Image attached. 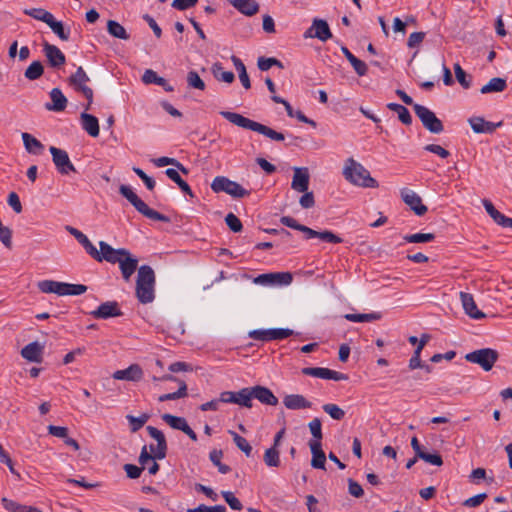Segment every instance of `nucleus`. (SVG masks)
I'll return each mask as SVG.
<instances>
[{"label":"nucleus","mask_w":512,"mask_h":512,"mask_svg":"<svg viewBox=\"0 0 512 512\" xmlns=\"http://www.w3.org/2000/svg\"><path fill=\"white\" fill-rule=\"evenodd\" d=\"M133 171L135 174L145 183L149 190H153L155 187V181L148 176L142 169L134 167Z\"/></svg>","instance_id":"nucleus-64"},{"label":"nucleus","mask_w":512,"mask_h":512,"mask_svg":"<svg viewBox=\"0 0 512 512\" xmlns=\"http://www.w3.org/2000/svg\"><path fill=\"white\" fill-rule=\"evenodd\" d=\"M454 72H455V77H456L457 81L460 83V85L465 89L470 88L471 80L467 78V74L462 69L460 64H458V63L454 64Z\"/></svg>","instance_id":"nucleus-50"},{"label":"nucleus","mask_w":512,"mask_h":512,"mask_svg":"<svg viewBox=\"0 0 512 512\" xmlns=\"http://www.w3.org/2000/svg\"><path fill=\"white\" fill-rule=\"evenodd\" d=\"M343 176L350 183L362 187H375L377 184L376 180L370 176L368 170L353 158H348L345 161Z\"/></svg>","instance_id":"nucleus-4"},{"label":"nucleus","mask_w":512,"mask_h":512,"mask_svg":"<svg viewBox=\"0 0 512 512\" xmlns=\"http://www.w3.org/2000/svg\"><path fill=\"white\" fill-rule=\"evenodd\" d=\"M44 73V67L40 61H33L25 70L24 76L29 80H37Z\"/></svg>","instance_id":"nucleus-44"},{"label":"nucleus","mask_w":512,"mask_h":512,"mask_svg":"<svg viewBox=\"0 0 512 512\" xmlns=\"http://www.w3.org/2000/svg\"><path fill=\"white\" fill-rule=\"evenodd\" d=\"M107 31L112 37L117 39L129 40L130 38L124 26L115 20H108Z\"/></svg>","instance_id":"nucleus-33"},{"label":"nucleus","mask_w":512,"mask_h":512,"mask_svg":"<svg viewBox=\"0 0 512 512\" xmlns=\"http://www.w3.org/2000/svg\"><path fill=\"white\" fill-rule=\"evenodd\" d=\"M303 193L299 200L301 207L304 209L312 208L315 205L313 192L307 190Z\"/></svg>","instance_id":"nucleus-63"},{"label":"nucleus","mask_w":512,"mask_h":512,"mask_svg":"<svg viewBox=\"0 0 512 512\" xmlns=\"http://www.w3.org/2000/svg\"><path fill=\"white\" fill-rule=\"evenodd\" d=\"M148 434L157 441V446H156V452L154 455H151L148 450H147V446L144 445L141 449V452H140V456H139V463L141 464V467H143V469L145 468V466L150 463L152 460H155V459H158V460H162L166 457V454H167V442H166V438L163 434L162 431H160L159 429L153 427V426H147L146 428Z\"/></svg>","instance_id":"nucleus-5"},{"label":"nucleus","mask_w":512,"mask_h":512,"mask_svg":"<svg viewBox=\"0 0 512 512\" xmlns=\"http://www.w3.org/2000/svg\"><path fill=\"white\" fill-rule=\"evenodd\" d=\"M211 189L215 193L225 192L234 198H244L250 195V192L244 189L239 183L225 176L215 177L211 183Z\"/></svg>","instance_id":"nucleus-7"},{"label":"nucleus","mask_w":512,"mask_h":512,"mask_svg":"<svg viewBox=\"0 0 512 512\" xmlns=\"http://www.w3.org/2000/svg\"><path fill=\"white\" fill-rule=\"evenodd\" d=\"M155 273L149 265H142L138 269L136 280V297L142 304L151 303L155 297Z\"/></svg>","instance_id":"nucleus-3"},{"label":"nucleus","mask_w":512,"mask_h":512,"mask_svg":"<svg viewBox=\"0 0 512 512\" xmlns=\"http://www.w3.org/2000/svg\"><path fill=\"white\" fill-rule=\"evenodd\" d=\"M102 261L110 264H118L122 278L130 282L132 275L138 272V259L125 248L115 249L111 245L105 247V254H102Z\"/></svg>","instance_id":"nucleus-1"},{"label":"nucleus","mask_w":512,"mask_h":512,"mask_svg":"<svg viewBox=\"0 0 512 512\" xmlns=\"http://www.w3.org/2000/svg\"><path fill=\"white\" fill-rule=\"evenodd\" d=\"M22 139L24 146L29 153L40 154L42 152L44 148L43 144L29 133H23Z\"/></svg>","instance_id":"nucleus-35"},{"label":"nucleus","mask_w":512,"mask_h":512,"mask_svg":"<svg viewBox=\"0 0 512 512\" xmlns=\"http://www.w3.org/2000/svg\"><path fill=\"white\" fill-rule=\"evenodd\" d=\"M43 52L51 67L59 68L65 64L66 57L57 46L45 41Z\"/></svg>","instance_id":"nucleus-15"},{"label":"nucleus","mask_w":512,"mask_h":512,"mask_svg":"<svg viewBox=\"0 0 512 512\" xmlns=\"http://www.w3.org/2000/svg\"><path fill=\"white\" fill-rule=\"evenodd\" d=\"M309 179L307 168H294L291 188L297 192H306L309 188Z\"/></svg>","instance_id":"nucleus-18"},{"label":"nucleus","mask_w":512,"mask_h":512,"mask_svg":"<svg viewBox=\"0 0 512 512\" xmlns=\"http://www.w3.org/2000/svg\"><path fill=\"white\" fill-rule=\"evenodd\" d=\"M38 288L43 293H55L59 296H64L65 283L53 280H43L38 282Z\"/></svg>","instance_id":"nucleus-31"},{"label":"nucleus","mask_w":512,"mask_h":512,"mask_svg":"<svg viewBox=\"0 0 512 512\" xmlns=\"http://www.w3.org/2000/svg\"><path fill=\"white\" fill-rule=\"evenodd\" d=\"M413 110L416 116L420 119L422 125L431 133L439 134L444 130V126L442 121L437 118L435 113L428 109L427 107L414 104Z\"/></svg>","instance_id":"nucleus-9"},{"label":"nucleus","mask_w":512,"mask_h":512,"mask_svg":"<svg viewBox=\"0 0 512 512\" xmlns=\"http://www.w3.org/2000/svg\"><path fill=\"white\" fill-rule=\"evenodd\" d=\"M468 122L475 133H493L495 129L502 125V122L493 123L484 118L475 116L468 119Z\"/></svg>","instance_id":"nucleus-20"},{"label":"nucleus","mask_w":512,"mask_h":512,"mask_svg":"<svg viewBox=\"0 0 512 512\" xmlns=\"http://www.w3.org/2000/svg\"><path fill=\"white\" fill-rule=\"evenodd\" d=\"M187 83H188V86L191 88H195V89H199V90L205 89V83L200 78V76L198 75V73L196 71L188 72Z\"/></svg>","instance_id":"nucleus-51"},{"label":"nucleus","mask_w":512,"mask_h":512,"mask_svg":"<svg viewBox=\"0 0 512 512\" xmlns=\"http://www.w3.org/2000/svg\"><path fill=\"white\" fill-rule=\"evenodd\" d=\"M66 230L75 237V239L83 246L88 255H90L97 262H102V254H105V247H109V244L105 241L99 242L100 250L92 244L88 237L80 230L67 226Z\"/></svg>","instance_id":"nucleus-8"},{"label":"nucleus","mask_w":512,"mask_h":512,"mask_svg":"<svg viewBox=\"0 0 512 512\" xmlns=\"http://www.w3.org/2000/svg\"><path fill=\"white\" fill-rule=\"evenodd\" d=\"M292 334L293 331L287 328L260 329L249 332L250 338L263 342L285 339Z\"/></svg>","instance_id":"nucleus-12"},{"label":"nucleus","mask_w":512,"mask_h":512,"mask_svg":"<svg viewBox=\"0 0 512 512\" xmlns=\"http://www.w3.org/2000/svg\"><path fill=\"white\" fill-rule=\"evenodd\" d=\"M162 420L167 423L170 427L176 430L183 431L188 425L187 421L183 417L174 416L172 414H163Z\"/></svg>","instance_id":"nucleus-41"},{"label":"nucleus","mask_w":512,"mask_h":512,"mask_svg":"<svg viewBox=\"0 0 512 512\" xmlns=\"http://www.w3.org/2000/svg\"><path fill=\"white\" fill-rule=\"evenodd\" d=\"M220 115L223 116L226 120L233 123L236 126H239L244 129L252 130L259 134H262L271 140L274 141H283L285 139L284 134L273 130L272 128L263 125L259 122L251 120L242 116L241 114L230 112V111H221Z\"/></svg>","instance_id":"nucleus-2"},{"label":"nucleus","mask_w":512,"mask_h":512,"mask_svg":"<svg viewBox=\"0 0 512 512\" xmlns=\"http://www.w3.org/2000/svg\"><path fill=\"white\" fill-rule=\"evenodd\" d=\"M49 151L52 155L53 163L60 174L67 175L70 172H76V168L65 150L51 146Z\"/></svg>","instance_id":"nucleus-11"},{"label":"nucleus","mask_w":512,"mask_h":512,"mask_svg":"<svg viewBox=\"0 0 512 512\" xmlns=\"http://www.w3.org/2000/svg\"><path fill=\"white\" fill-rule=\"evenodd\" d=\"M240 13L253 16L259 11V4L255 0H228Z\"/></svg>","instance_id":"nucleus-27"},{"label":"nucleus","mask_w":512,"mask_h":512,"mask_svg":"<svg viewBox=\"0 0 512 512\" xmlns=\"http://www.w3.org/2000/svg\"><path fill=\"white\" fill-rule=\"evenodd\" d=\"M507 87L506 80L500 77L492 78L486 85H484L480 92L482 94L492 93V92H502Z\"/></svg>","instance_id":"nucleus-36"},{"label":"nucleus","mask_w":512,"mask_h":512,"mask_svg":"<svg viewBox=\"0 0 512 512\" xmlns=\"http://www.w3.org/2000/svg\"><path fill=\"white\" fill-rule=\"evenodd\" d=\"M161 379L166 380V381H176L179 383V388L176 392L161 395L158 398V400L160 402L169 401V400H177L180 398H184L188 395L187 394V385L183 380H180L177 377L170 375V374L164 375Z\"/></svg>","instance_id":"nucleus-19"},{"label":"nucleus","mask_w":512,"mask_h":512,"mask_svg":"<svg viewBox=\"0 0 512 512\" xmlns=\"http://www.w3.org/2000/svg\"><path fill=\"white\" fill-rule=\"evenodd\" d=\"M153 163L157 166V167H164V166H167V165H172V166H175L178 170H180L182 173L184 174H188V169L185 168L178 160H176L175 158H170V157H166V156H162V157H159L157 159H154L153 160Z\"/></svg>","instance_id":"nucleus-48"},{"label":"nucleus","mask_w":512,"mask_h":512,"mask_svg":"<svg viewBox=\"0 0 512 512\" xmlns=\"http://www.w3.org/2000/svg\"><path fill=\"white\" fill-rule=\"evenodd\" d=\"M24 13L36 20H39V21H42L44 23H48L49 20L52 18V14L43 9V8H30V9H25L24 10Z\"/></svg>","instance_id":"nucleus-47"},{"label":"nucleus","mask_w":512,"mask_h":512,"mask_svg":"<svg viewBox=\"0 0 512 512\" xmlns=\"http://www.w3.org/2000/svg\"><path fill=\"white\" fill-rule=\"evenodd\" d=\"M418 458L434 466H441L443 464L442 457L437 453L431 454L428 452H424L418 454Z\"/></svg>","instance_id":"nucleus-59"},{"label":"nucleus","mask_w":512,"mask_h":512,"mask_svg":"<svg viewBox=\"0 0 512 512\" xmlns=\"http://www.w3.org/2000/svg\"><path fill=\"white\" fill-rule=\"evenodd\" d=\"M222 457H223L222 450L214 449L209 453V458H210L211 462L218 468V471L221 474H227L231 471V468L228 465L223 464L221 462Z\"/></svg>","instance_id":"nucleus-43"},{"label":"nucleus","mask_w":512,"mask_h":512,"mask_svg":"<svg viewBox=\"0 0 512 512\" xmlns=\"http://www.w3.org/2000/svg\"><path fill=\"white\" fill-rule=\"evenodd\" d=\"M280 222L284 226H287L289 228H292V229H295V230L303 232L305 235H306V232H307V230L309 228V227H307L305 225H302V224L298 223L296 219H294L293 217H290V216H283V217H281Z\"/></svg>","instance_id":"nucleus-53"},{"label":"nucleus","mask_w":512,"mask_h":512,"mask_svg":"<svg viewBox=\"0 0 512 512\" xmlns=\"http://www.w3.org/2000/svg\"><path fill=\"white\" fill-rule=\"evenodd\" d=\"M344 318L351 322H371L380 319L381 315L379 313H349Z\"/></svg>","instance_id":"nucleus-46"},{"label":"nucleus","mask_w":512,"mask_h":512,"mask_svg":"<svg viewBox=\"0 0 512 512\" xmlns=\"http://www.w3.org/2000/svg\"><path fill=\"white\" fill-rule=\"evenodd\" d=\"M386 107L397 113L398 119L404 125H410L412 123V117L410 115V112L405 106L398 103H388L386 104Z\"/></svg>","instance_id":"nucleus-34"},{"label":"nucleus","mask_w":512,"mask_h":512,"mask_svg":"<svg viewBox=\"0 0 512 512\" xmlns=\"http://www.w3.org/2000/svg\"><path fill=\"white\" fill-rule=\"evenodd\" d=\"M64 296L66 295H81L87 291V286L83 284H70L65 283Z\"/></svg>","instance_id":"nucleus-57"},{"label":"nucleus","mask_w":512,"mask_h":512,"mask_svg":"<svg viewBox=\"0 0 512 512\" xmlns=\"http://www.w3.org/2000/svg\"><path fill=\"white\" fill-rule=\"evenodd\" d=\"M264 463L268 467H278L280 465V452L276 447L268 448L263 457Z\"/></svg>","instance_id":"nucleus-42"},{"label":"nucleus","mask_w":512,"mask_h":512,"mask_svg":"<svg viewBox=\"0 0 512 512\" xmlns=\"http://www.w3.org/2000/svg\"><path fill=\"white\" fill-rule=\"evenodd\" d=\"M409 367H410V369L421 368V369H423L426 372V374H429L432 371V369H431V367L429 365L422 363V360L420 358V354H415L409 360Z\"/></svg>","instance_id":"nucleus-60"},{"label":"nucleus","mask_w":512,"mask_h":512,"mask_svg":"<svg viewBox=\"0 0 512 512\" xmlns=\"http://www.w3.org/2000/svg\"><path fill=\"white\" fill-rule=\"evenodd\" d=\"M252 396L261 403L266 405L275 406L278 404V398L272 393V391L263 386H255L252 388Z\"/></svg>","instance_id":"nucleus-26"},{"label":"nucleus","mask_w":512,"mask_h":512,"mask_svg":"<svg viewBox=\"0 0 512 512\" xmlns=\"http://www.w3.org/2000/svg\"><path fill=\"white\" fill-rule=\"evenodd\" d=\"M402 242L399 244H402L403 242H409V243H426L431 242L435 239V235L433 233H415L410 235H405L401 237Z\"/></svg>","instance_id":"nucleus-40"},{"label":"nucleus","mask_w":512,"mask_h":512,"mask_svg":"<svg viewBox=\"0 0 512 512\" xmlns=\"http://www.w3.org/2000/svg\"><path fill=\"white\" fill-rule=\"evenodd\" d=\"M252 388H243L238 392H234L233 404H238L247 408L252 407Z\"/></svg>","instance_id":"nucleus-37"},{"label":"nucleus","mask_w":512,"mask_h":512,"mask_svg":"<svg viewBox=\"0 0 512 512\" xmlns=\"http://www.w3.org/2000/svg\"><path fill=\"white\" fill-rule=\"evenodd\" d=\"M323 410L330 415L331 418L335 420H342L345 416V412L336 404H325L323 405Z\"/></svg>","instance_id":"nucleus-52"},{"label":"nucleus","mask_w":512,"mask_h":512,"mask_svg":"<svg viewBox=\"0 0 512 512\" xmlns=\"http://www.w3.org/2000/svg\"><path fill=\"white\" fill-rule=\"evenodd\" d=\"M142 81L146 84L154 83L159 86H162L164 90L167 92L173 91V87L166 81V79L158 76L157 73L151 69H148L144 72L142 76Z\"/></svg>","instance_id":"nucleus-32"},{"label":"nucleus","mask_w":512,"mask_h":512,"mask_svg":"<svg viewBox=\"0 0 512 512\" xmlns=\"http://www.w3.org/2000/svg\"><path fill=\"white\" fill-rule=\"evenodd\" d=\"M466 361L480 365L485 371L492 369L498 354H465Z\"/></svg>","instance_id":"nucleus-22"},{"label":"nucleus","mask_w":512,"mask_h":512,"mask_svg":"<svg viewBox=\"0 0 512 512\" xmlns=\"http://www.w3.org/2000/svg\"><path fill=\"white\" fill-rule=\"evenodd\" d=\"M483 206L488 215L500 226L508 227L510 218L499 212L490 200L484 199Z\"/></svg>","instance_id":"nucleus-30"},{"label":"nucleus","mask_w":512,"mask_h":512,"mask_svg":"<svg viewBox=\"0 0 512 512\" xmlns=\"http://www.w3.org/2000/svg\"><path fill=\"white\" fill-rule=\"evenodd\" d=\"M50 98L52 100V103L45 104V108L47 110L56 112L65 110L68 101L59 88H53L50 91Z\"/></svg>","instance_id":"nucleus-24"},{"label":"nucleus","mask_w":512,"mask_h":512,"mask_svg":"<svg viewBox=\"0 0 512 512\" xmlns=\"http://www.w3.org/2000/svg\"><path fill=\"white\" fill-rule=\"evenodd\" d=\"M119 192L134 206V208L139 213H141L145 217L155 221H162L166 223L170 221L169 217L151 209L143 200H141L137 196V194L132 190L131 187L127 185H121L119 188Z\"/></svg>","instance_id":"nucleus-6"},{"label":"nucleus","mask_w":512,"mask_h":512,"mask_svg":"<svg viewBox=\"0 0 512 512\" xmlns=\"http://www.w3.org/2000/svg\"><path fill=\"white\" fill-rule=\"evenodd\" d=\"M221 494L231 509L238 510V511L242 510V508H243L242 503L240 502V500L237 497H235V495L232 492L222 491Z\"/></svg>","instance_id":"nucleus-54"},{"label":"nucleus","mask_w":512,"mask_h":512,"mask_svg":"<svg viewBox=\"0 0 512 512\" xmlns=\"http://www.w3.org/2000/svg\"><path fill=\"white\" fill-rule=\"evenodd\" d=\"M309 447L312 453L311 466L315 469H325L326 456L322 444L318 440H310Z\"/></svg>","instance_id":"nucleus-21"},{"label":"nucleus","mask_w":512,"mask_h":512,"mask_svg":"<svg viewBox=\"0 0 512 512\" xmlns=\"http://www.w3.org/2000/svg\"><path fill=\"white\" fill-rule=\"evenodd\" d=\"M283 404L290 410L308 409L312 406V403L300 394L286 395Z\"/></svg>","instance_id":"nucleus-25"},{"label":"nucleus","mask_w":512,"mask_h":512,"mask_svg":"<svg viewBox=\"0 0 512 512\" xmlns=\"http://www.w3.org/2000/svg\"><path fill=\"white\" fill-rule=\"evenodd\" d=\"M277 275L275 273H265L254 278L253 282L255 284L264 285V286H274L273 278H276Z\"/></svg>","instance_id":"nucleus-62"},{"label":"nucleus","mask_w":512,"mask_h":512,"mask_svg":"<svg viewBox=\"0 0 512 512\" xmlns=\"http://www.w3.org/2000/svg\"><path fill=\"white\" fill-rule=\"evenodd\" d=\"M401 198L417 216H423L427 212V207L422 203L421 197L415 191L404 188L401 190Z\"/></svg>","instance_id":"nucleus-13"},{"label":"nucleus","mask_w":512,"mask_h":512,"mask_svg":"<svg viewBox=\"0 0 512 512\" xmlns=\"http://www.w3.org/2000/svg\"><path fill=\"white\" fill-rule=\"evenodd\" d=\"M460 299L465 313L476 320L485 317V314L477 308L472 294L466 292H460Z\"/></svg>","instance_id":"nucleus-17"},{"label":"nucleus","mask_w":512,"mask_h":512,"mask_svg":"<svg viewBox=\"0 0 512 512\" xmlns=\"http://www.w3.org/2000/svg\"><path fill=\"white\" fill-rule=\"evenodd\" d=\"M305 38H318L321 41H327L332 37L328 23L322 19H314L312 27L305 32Z\"/></svg>","instance_id":"nucleus-14"},{"label":"nucleus","mask_w":512,"mask_h":512,"mask_svg":"<svg viewBox=\"0 0 512 512\" xmlns=\"http://www.w3.org/2000/svg\"><path fill=\"white\" fill-rule=\"evenodd\" d=\"M69 84L78 92H81L86 99L88 100L86 110L90 109V106L93 102V90L87 86V83L90 81L89 76L86 74L84 69L79 66L75 73H73L69 79Z\"/></svg>","instance_id":"nucleus-10"},{"label":"nucleus","mask_w":512,"mask_h":512,"mask_svg":"<svg viewBox=\"0 0 512 512\" xmlns=\"http://www.w3.org/2000/svg\"><path fill=\"white\" fill-rule=\"evenodd\" d=\"M302 373L305 375L312 376V377L327 379V375L329 374V369L321 368V367H307V368L302 369Z\"/></svg>","instance_id":"nucleus-55"},{"label":"nucleus","mask_w":512,"mask_h":512,"mask_svg":"<svg viewBox=\"0 0 512 512\" xmlns=\"http://www.w3.org/2000/svg\"><path fill=\"white\" fill-rule=\"evenodd\" d=\"M311 434L313 435V440H318L321 442L322 439V425L321 421L318 418H314L308 424Z\"/></svg>","instance_id":"nucleus-58"},{"label":"nucleus","mask_w":512,"mask_h":512,"mask_svg":"<svg viewBox=\"0 0 512 512\" xmlns=\"http://www.w3.org/2000/svg\"><path fill=\"white\" fill-rule=\"evenodd\" d=\"M233 437L235 445L247 456L250 457L252 453V447L249 442L234 431H229Z\"/></svg>","instance_id":"nucleus-49"},{"label":"nucleus","mask_w":512,"mask_h":512,"mask_svg":"<svg viewBox=\"0 0 512 512\" xmlns=\"http://www.w3.org/2000/svg\"><path fill=\"white\" fill-rule=\"evenodd\" d=\"M47 25L51 28V30L62 40L68 41L70 36V30L65 29L64 25L61 21H57L54 16L49 20Z\"/></svg>","instance_id":"nucleus-39"},{"label":"nucleus","mask_w":512,"mask_h":512,"mask_svg":"<svg viewBox=\"0 0 512 512\" xmlns=\"http://www.w3.org/2000/svg\"><path fill=\"white\" fill-rule=\"evenodd\" d=\"M82 128L91 136L98 137L99 136V122L98 119L86 112L81 113L80 115Z\"/></svg>","instance_id":"nucleus-29"},{"label":"nucleus","mask_w":512,"mask_h":512,"mask_svg":"<svg viewBox=\"0 0 512 512\" xmlns=\"http://www.w3.org/2000/svg\"><path fill=\"white\" fill-rule=\"evenodd\" d=\"M319 238L321 241L333 244H339L343 242V239L329 230L316 231L308 228L305 239Z\"/></svg>","instance_id":"nucleus-28"},{"label":"nucleus","mask_w":512,"mask_h":512,"mask_svg":"<svg viewBox=\"0 0 512 512\" xmlns=\"http://www.w3.org/2000/svg\"><path fill=\"white\" fill-rule=\"evenodd\" d=\"M225 222L229 229L233 232H240L243 228V225L240 219L233 213H228L225 217Z\"/></svg>","instance_id":"nucleus-56"},{"label":"nucleus","mask_w":512,"mask_h":512,"mask_svg":"<svg viewBox=\"0 0 512 512\" xmlns=\"http://www.w3.org/2000/svg\"><path fill=\"white\" fill-rule=\"evenodd\" d=\"M143 376V371L138 364H132L126 369L117 370L113 373V378L117 380L139 381Z\"/></svg>","instance_id":"nucleus-23"},{"label":"nucleus","mask_w":512,"mask_h":512,"mask_svg":"<svg viewBox=\"0 0 512 512\" xmlns=\"http://www.w3.org/2000/svg\"><path fill=\"white\" fill-rule=\"evenodd\" d=\"M150 416L146 413L141 414L139 417L133 415H126V419L129 422L131 432L135 433L139 431L149 420Z\"/></svg>","instance_id":"nucleus-45"},{"label":"nucleus","mask_w":512,"mask_h":512,"mask_svg":"<svg viewBox=\"0 0 512 512\" xmlns=\"http://www.w3.org/2000/svg\"><path fill=\"white\" fill-rule=\"evenodd\" d=\"M94 318L97 319H107L110 317H118L122 315L121 310L119 309V305L115 301H108L102 303L97 310L91 313Z\"/></svg>","instance_id":"nucleus-16"},{"label":"nucleus","mask_w":512,"mask_h":512,"mask_svg":"<svg viewBox=\"0 0 512 512\" xmlns=\"http://www.w3.org/2000/svg\"><path fill=\"white\" fill-rule=\"evenodd\" d=\"M227 509L224 505L206 506L204 504L199 505L196 508L188 509L187 512H226Z\"/></svg>","instance_id":"nucleus-61"},{"label":"nucleus","mask_w":512,"mask_h":512,"mask_svg":"<svg viewBox=\"0 0 512 512\" xmlns=\"http://www.w3.org/2000/svg\"><path fill=\"white\" fill-rule=\"evenodd\" d=\"M212 73L217 80L225 83H232L235 79L234 73L232 71H224L222 64L219 62L213 64Z\"/></svg>","instance_id":"nucleus-38"}]
</instances>
